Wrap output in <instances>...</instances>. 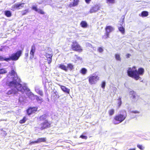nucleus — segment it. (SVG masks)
<instances>
[{"label": "nucleus", "instance_id": "nucleus-1", "mask_svg": "<svg viewBox=\"0 0 150 150\" xmlns=\"http://www.w3.org/2000/svg\"><path fill=\"white\" fill-rule=\"evenodd\" d=\"M144 69L142 68H139L138 70L137 69L132 70L131 68H129L127 71L128 76L129 77L134 78L137 80L139 78V75H143L144 73Z\"/></svg>", "mask_w": 150, "mask_h": 150}, {"label": "nucleus", "instance_id": "nucleus-2", "mask_svg": "<svg viewBox=\"0 0 150 150\" xmlns=\"http://www.w3.org/2000/svg\"><path fill=\"white\" fill-rule=\"evenodd\" d=\"M127 114L125 111L122 114H119L115 115L112 120V123L115 125H117L123 122L126 119Z\"/></svg>", "mask_w": 150, "mask_h": 150}, {"label": "nucleus", "instance_id": "nucleus-3", "mask_svg": "<svg viewBox=\"0 0 150 150\" xmlns=\"http://www.w3.org/2000/svg\"><path fill=\"white\" fill-rule=\"evenodd\" d=\"M8 85L10 87L14 86L17 89L18 91L23 92L25 91L24 87L21 84L18 82L16 80H14L13 81L9 82Z\"/></svg>", "mask_w": 150, "mask_h": 150}, {"label": "nucleus", "instance_id": "nucleus-4", "mask_svg": "<svg viewBox=\"0 0 150 150\" xmlns=\"http://www.w3.org/2000/svg\"><path fill=\"white\" fill-rule=\"evenodd\" d=\"M21 54L22 51L21 50H18L16 53L12 54L10 57L7 58L8 62L11 60L17 61L21 56Z\"/></svg>", "mask_w": 150, "mask_h": 150}, {"label": "nucleus", "instance_id": "nucleus-5", "mask_svg": "<svg viewBox=\"0 0 150 150\" xmlns=\"http://www.w3.org/2000/svg\"><path fill=\"white\" fill-rule=\"evenodd\" d=\"M71 48L72 50L80 52L83 51V49L79 44L76 41H73L72 42Z\"/></svg>", "mask_w": 150, "mask_h": 150}, {"label": "nucleus", "instance_id": "nucleus-6", "mask_svg": "<svg viewBox=\"0 0 150 150\" xmlns=\"http://www.w3.org/2000/svg\"><path fill=\"white\" fill-rule=\"evenodd\" d=\"M105 30L106 33H105V35H104L103 38L104 39H107L109 37V33L113 31L114 29L111 26H107L105 27Z\"/></svg>", "mask_w": 150, "mask_h": 150}, {"label": "nucleus", "instance_id": "nucleus-7", "mask_svg": "<svg viewBox=\"0 0 150 150\" xmlns=\"http://www.w3.org/2000/svg\"><path fill=\"white\" fill-rule=\"evenodd\" d=\"M51 124L47 120H45V121L40 124V129L42 130L49 128L51 127Z\"/></svg>", "mask_w": 150, "mask_h": 150}, {"label": "nucleus", "instance_id": "nucleus-8", "mask_svg": "<svg viewBox=\"0 0 150 150\" xmlns=\"http://www.w3.org/2000/svg\"><path fill=\"white\" fill-rule=\"evenodd\" d=\"M99 80V77L97 76H91L88 77V82L91 85L95 84Z\"/></svg>", "mask_w": 150, "mask_h": 150}, {"label": "nucleus", "instance_id": "nucleus-9", "mask_svg": "<svg viewBox=\"0 0 150 150\" xmlns=\"http://www.w3.org/2000/svg\"><path fill=\"white\" fill-rule=\"evenodd\" d=\"M38 109V108L37 107H30L26 110L27 114L30 116L33 113H35Z\"/></svg>", "mask_w": 150, "mask_h": 150}, {"label": "nucleus", "instance_id": "nucleus-10", "mask_svg": "<svg viewBox=\"0 0 150 150\" xmlns=\"http://www.w3.org/2000/svg\"><path fill=\"white\" fill-rule=\"evenodd\" d=\"M100 6L97 4H96L91 7V8L90 9L89 12L90 13H93L97 12L100 10Z\"/></svg>", "mask_w": 150, "mask_h": 150}, {"label": "nucleus", "instance_id": "nucleus-11", "mask_svg": "<svg viewBox=\"0 0 150 150\" xmlns=\"http://www.w3.org/2000/svg\"><path fill=\"white\" fill-rule=\"evenodd\" d=\"M24 3H20L19 4H16L13 6L12 8L14 9H19L24 7Z\"/></svg>", "mask_w": 150, "mask_h": 150}, {"label": "nucleus", "instance_id": "nucleus-12", "mask_svg": "<svg viewBox=\"0 0 150 150\" xmlns=\"http://www.w3.org/2000/svg\"><path fill=\"white\" fill-rule=\"evenodd\" d=\"M35 51V47L34 45L31 46L30 52V59H32L34 58V53Z\"/></svg>", "mask_w": 150, "mask_h": 150}, {"label": "nucleus", "instance_id": "nucleus-13", "mask_svg": "<svg viewBox=\"0 0 150 150\" xmlns=\"http://www.w3.org/2000/svg\"><path fill=\"white\" fill-rule=\"evenodd\" d=\"M26 94L28 96L29 98L31 100H33L34 99V97L35 96L34 95L31 91H30L29 89L27 90V92L26 93Z\"/></svg>", "mask_w": 150, "mask_h": 150}, {"label": "nucleus", "instance_id": "nucleus-14", "mask_svg": "<svg viewBox=\"0 0 150 150\" xmlns=\"http://www.w3.org/2000/svg\"><path fill=\"white\" fill-rule=\"evenodd\" d=\"M32 9L39 13L40 14L43 15L45 14V12L42 9H38L36 6H32Z\"/></svg>", "mask_w": 150, "mask_h": 150}, {"label": "nucleus", "instance_id": "nucleus-15", "mask_svg": "<svg viewBox=\"0 0 150 150\" xmlns=\"http://www.w3.org/2000/svg\"><path fill=\"white\" fill-rule=\"evenodd\" d=\"M52 54H49L46 53L45 54V57L47 58V60L48 61V64H50L52 62Z\"/></svg>", "mask_w": 150, "mask_h": 150}, {"label": "nucleus", "instance_id": "nucleus-16", "mask_svg": "<svg viewBox=\"0 0 150 150\" xmlns=\"http://www.w3.org/2000/svg\"><path fill=\"white\" fill-rule=\"evenodd\" d=\"M80 0H73V2L70 3L69 4L70 7L77 6L79 4Z\"/></svg>", "mask_w": 150, "mask_h": 150}, {"label": "nucleus", "instance_id": "nucleus-17", "mask_svg": "<svg viewBox=\"0 0 150 150\" xmlns=\"http://www.w3.org/2000/svg\"><path fill=\"white\" fill-rule=\"evenodd\" d=\"M59 97V96L58 94V92L56 91L54 92L51 95V98L54 100L57 99Z\"/></svg>", "mask_w": 150, "mask_h": 150}, {"label": "nucleus", "instance_id": "nucleus-18", "mask_svg": "<svg viewBox=\"0 0 150 150\" xmlns=\"http://www.w3.org/2000/svg\"><path fill=\"white\" fill-rule=\"evenodd\" d=\"M59 86H60V88L62 91L66 93L69 94L70 91V90L69 89L67 88L64 86L59 85Z\"/></svg>", "mask_w": 150, "mask_h": 150}, {"label": "nucleus", "instance_id": "nucleus-19", "mask_svg": "<svg viewBox=\"0 0 150 150\" xmlns=\"http://www.w3.org/2000/svg\"><path fill=\"white\" fill-rule=\"evenodd\" d=\"M17 93V91H16V90L14 89H11L7 91V92L6 93V94L7 95L11 94L15 95Z\"/></svg>", "mask_w": 150, "mask_h": 150}, {"label": "nucleus", "instance_id": "nucleus-20", "mask_svg": "<svg viewBox=\"0 0 150 150\" xmlns=\"http://www.w3.org/2000/svg\"><path fill=\"white\" fill-rule=\"evenodd\" d=\"M46 138H38L36 140V141L38 143H39L40 142H46Z\"/></svg>", "mask_w": 150, "mask_h": 150}, {"label": "nucleus", "instance_id": "nucleus-21", "mask_svg": "<svg viewBox=\"0 0 150 150\" xmlns=\"http://www.w3.org/2000/svg\"><path fill=\"white\" fill-rule=\"evenodd\" d=\"M139 15L142 17H147L149 15V13L146 11H143Z\"/></svg>", "mask_w": 150, "mask_h": 150}, {"label": "nucleus", "instance_id": "nucleus-22", "mask_svg": "<svg viewBox=\"0 0 150 150\" xmlns=\"http://www.w3.org/2000/svg\"><path fill=\"white\" fill-rule=\"evenodd\" d=\"M59 68L64 70L65 71H67V67L63 64H59Z\"/></svg>", "mask_w": 150, "mask_h": 150}, {"label": "nucleus", "instance_id": "nucleus-23", "mask_svg": "<svg viewBox=\"0 0 150 150\" xmlns=\"http://www.w3.org/2000/svg\"><path fill=\"white\" fill-rule=\"evenodd\" d=\"M47 115L45 114H44L42 115H41L39 117V120L40 121L46 120Z\"/></svg>", "mask_w": 150, "mask_h": 150}, {"label": "nucleus", "instance_id": "nucleus-24", "mask_svg": "<svg viewBox=\"0 0 150 150\" xmlns=\"http://www.w3.org/2000/svg\"><path fill=\"white\" fill-rule=\"evenodd\" d=\"M80 25L83 28H86L87 26V23L85 21H82L80 23Z\"/></svg>", "mask_w": 150, "mask_h": 150}, {"label": "nucleus", "instance_id": "nucleus-25", "mask_svg": "<svg viewBox=\"0 0 150 150\" xmlns=\"http://www.w3.org/2000/svg\"><path fill=\"white\" fill-rule=\"evenodd\" d=\"M4 14L7 17H10L12 16L11 13L9 11H5Z\"/></svg>", "mask_w": 150, "mask_h": 150}, {"label": "nucleus", "instance_id": "nucleus-26", "mask_svg": "<svg viewBox=\"0 0 150 150\" xmlns=\"http://www.w3.org/2000/svg\"><path fill=\"white\" fill-rule=\"evenodd\" d=\"M118 29L120 32H121L122 34H125V28L122 26H121L118 28Z\"/></svg>", "mask_w": 150, "mask_h": 150}, {"label": "nucleus", "instance_id": "nucleus-27", "mask_svg": "<svg viewBox=\"0 0 150 150\" xmlns=\"http://www.w3.org/2000/svg\"><path fill=\"white\" fill-rule=\"evenodd\" d=\"M9 74H10L11 76H13L14 77L17 76V74H16V73L13 69H12L10 72H9Z\"/></svg>", "mask_w": 150, "mask_h": 150}, {"label": "nucleus", "instance_id": "nucleus-28", "mask_svg": "<svg viewBox=\"0 0 150 150\" xmlns=\"http://www.w3.org/2000/svg\"><path fill=\"white\" fill-rule=\"evenodd\" d=\"M87 69L86 68H82L80 70V73L83 75H85L87 73Z\"/></svg>", "mask_w": 150, "mask_h": 150}, {"label": "nucleus", "instance_id": "nucleus-29", "mask_svg": "<svg viewBox=\"0 0 150 150\" xmlns=\"http://www.w3.org/2000/svg\"><path fill=\"white\" fill-rule=\"evenodd\" d=\"M67 69H69L70 71H71L74 69V66L71 63H69L67 64Z\"/></svg>", "mask_w": 150, "mask_h": 150}, {"label": "nucleus", "instance_id": "nucleus-30", "mask_svg": "<svg viewBox=\"0 0 150 150\" xmlns=\"http://www.w3.org/2000/svg\"><path fill=\"white\" fill-rule=\"evenodd\" d=\"M115 111L113 109H111L108 111V114L109 116H111L114 115Z\"/></svg>", "mask_w": 150, "mask_h": 150}, {"label": "nucleus", "instance_id": "nucleus-31", "mask_svg": "<svg viewBox=\"0 0 150 150\" xmlns=\"http://www.w3.org/2000/svg\"><path fill=\"white\" fill-rule=\"evenodd\" d=\"M27 119L26 117L25 116L22 119L20 120L19 121V123L20 124L24 123L25 122V121L27 120Z\"/></svg>", "mask_w": 150, "mask_h": 150}, {"label": "nucleus", "instance_id": "nucleus-32", "mask_svg": "<svg viewBox=\"0 0 150 150\" xmlns=\"http://www.w3.org/2000/svg\"><path fill=\"white\" fill-rule=\"evenodd\" d=\"M115 57L117 60L120 61H121V58L119 54H115Z\"/></svg>", "mask_w": 150, "mask_h": 150}, {"label": "nucleus", "instance_id": "nucleus-33", "mask_svg": "<svg viewBox=\"0 0 150 150\" xmlns=\"http://www.w3.org/2000/svg\"><path fill=\"white\" fill-rule=\"evenodd\" d=\"M7 73V71L4 69L2 68L0 69V74H5Z\"/></svg>", "mask_w": 150, "mask_h": 150}, {"label": "nucleus", "instance_id": "nucleus-34", "mask_svg": "<svg viewBox=\"0 0 150 150\" xmlns=\"http://www.w3.org/2000/svg\"><path fill=\"white\" fill-rule=\"evenodd\" d=\"M21 13V15L22 16H24L25 15H26L29 12L28 9H25V10H23V11H22Z\"/></svg>", "mask_w": 150, "mask_h": 150}, {"label": "nucleus", "instance_id": "nucleus-35", "mask_svg": "<svg viewBox=\"0 0 150 150\" xmlns=\"http://www.w3.org/2000/svg\"><path fill=\"white\" fill-rule=\"evenodd\" d=\"M137 148H139V149H140L141 150H143L144 149V146L142 145L137 144Z\"/></svg>", "mask_w": 150, "mask_h": 150}, {"label": "nucleus", "instance_id": "nucleus-36", "mask_svg": "<svg viewBox=\"0 0 150 150\" xmlns=\"http://www.w3.org/2000/svg\"><path fill=\"white\" fill-rule=\"evenodd\" d=\"M6 58H5L1 56H0V61H6V62H8V60Z\"/></svg>", "mask_w": 150, "mask_h": 150}, {"label": "nucleus", "instance_id": "nucleus-37", "mask_svg": "<svg viewBox=\"0 0 150 150\" xmlns=\"http://www.w3.org/2000/svg\"><path fill=\"white\" fill-rule=\"evenodd\" d=\"M121 97H119V98H118V106H119V107H120L121 105Z\"/></svg>", "mask_w": 150, "mask_h": 150}, {"label": "nucleus", "instance_id": "nucleus-38", "mask_svg": "<svg viewBox=\"0 0 150 150\" xmlns=\"http://www.w3.org/2000/svg\"><path fill=\"white\" fill-rule=\"evenodd\" d=\"M97 51L100 53H102L103 51V49L102 47H100L97 49Z\"/></svg>", "mask_w": 150, "mask_h": 150}, {"label": "nucleus", "instance_id": "nucleus-39", "mask_svg": "<svg viewBox=\"0 0 150 150\" xmlns=\"http://www.w3.org/2000/svg\"><path fill=\"white\" fill-rule=\"evenodd\" d=\"M115 0H107V2L109 3L112 4H113L115 3Z\"/></svg>", "mask_w": 150, "mask_h": 150}, {"label": "nucleus", "instance_id": "nucleus-40", "mask_svg": "<svg viewBox=\"0 0 150 150\" xmlns=\"http://www.w3.org/2000/svg\"><path fill=\"white\" fill-rule=\"evenodd\" d=\"M105 82L104 81H103L102 82H101V87L102 88L104 89L105 87Z\"/></svg>", "mask_w": 150, "mask_h": 150}, {"label": "nucleus", "instance_id": "nucleus-41", "mask_svg": "<svg viewBox=\"0 0 150 150\" xmlns=\"http://www.w3.org/2000/svg\"><path fill=\"white\" fill-rule=\"evenodd\" d=\"M80 137L81 138L83 139H87V136H84L83 135H81L80 136Z\"/></svg>", "mask_w": 150, "mask_h": 150}, {"label": "nucleus", "instance_id": "nucleus-42", "mask_svg": "<svg viewBox=\"0 0 150 150\" xmlns=\"http://www.w3.org/2000/svg\"><path fill=\"white\" fill-rule=\"evenodd\" d=\"M35 97H36V99L38 101H42V99L40 98L39 97H38L37 96H35Z\"/></svg>", "mask_w": 150, "mask_h": 150}, {"label": "nucleus", "instance_id": "nucleus-43", "mask_svg": "<svg viewBox=\"0 0 150 150\" xmlns=\"http://www.w3.org/2000/svg\"><path fill=\"white\" fill-rule=\"evenodd\" d=\"M38 93L39 95H40V96H42L43 95V93L42 91L41 90H39L38 91Z\"/></svg>", "mask_w": 150, "mask_h": 150}, {"label": "nucleus", "instance_id": "nucleus-44", "mask_svg": "<svg viewBox=\"0 0 150 150\" xmlns=\"http://www.w3.org/2000/svg\"><path fill=\"white\" fill-rule=\"evenodd\" d=\"M35 143H38L37 142V141H36V140L35 141H33L32 142H30L29 143V144H32Z\"/></svg>", "mask_w": 150, "mask_h": 150}, {"label": "nucleus", "instance_id": "nucleus-45", "mask_svg": "<svg viewBox=\"0 0 150 150\" xmlns=\"http://www.w3.org/2000/svg\"><path fill=\"white\" fill-rule=\"evenodd\" d=\"M120 23V25L121 26L123 25L124 23V19L121 20L120 21H119Z\"/></svg>", "mask_w": 150, "mask_h": 150}, {"label": "nucleus", "instance_id": "nucleus-46", "mask_svg": "<svg viewBox=\"0 0 150 150\" xmlns=\"http://www.w3.org/2000/svg\"><path fill=\"white\" fill-rule=\"evenodd\" d=\"M131 56V55L129 54H126V57L127 58H129Z\"/></svg>", "mask_w": 150, "mask_h": 150}, {"label": "nucleus", "instance_id": "nucleus-47", "mask_svg": "<svg viewBox=\"0 0 150 150\" xmlns=\"http://www.w3.org/2000/svg\"><path fill=\"white\" fill-rule=\"evenodd\" d=\"M91 0H85V1L86 3L89 4L90 3V1H91Z\"/></svg>", "mask_w": 150, "mask_h": 150}, {"label": "nucleus", "instance_id": "nucleus-48", "mask_svg": "<svg viewBox=\"0 0 150 150\" xmlns=\"http://www.w3.org/2000/svg\"><path fill=\"white\" fill-rule=\"evenodd\" d=\"M25 56L26 58H27L28 57V52H27L25 54Z\"/></svg>", "mask_w": 150, "mask_h": 150}, {"label": "nucleus", "instance_id": "nucleus-49", "mask_svg": "<svg viewBox=\"0 0 150 150\" xmlns=\"http://www.w3.org/2000/svg\"><path fill=\"white\" fill-rule=\"evenodd\" d=\"M132 112L134 113H139V112L137 111H132Z\"/></svg>", "mask_w": 150, "mask_h": 150}, {"label": "nucleus", "instance_id": "nucleus-50", "mask_svg": "<svg viewBox=\"0 0 150 150\" xmlns=\"http://www.w3.org/2000/svg\"><path fill=\"white\" fill-rule=\"evenodd\" d=\"M136 96L135 95H133L132 96V99H134L136 98Z\"/></svg>", "mask_w": 150, "mask_h": 150}, {"label": "nucleus", "instance_id": "nucleus-51", "mask_svg": "<svg viewBox=\"0 0 150 150\" xmlns=\"http://www.w3.org/2000/svg\"><path fill=\"white\" fill-rule=\"evenodd\" d=\"M128 150H136V148H134L132 149H130Z\"/></svg>", "mask_w": 150, "mask_h": 150}, {"label": "nucleus", "instance_id": "nucleus-52", "mask_svg": "<svg viewBox=\"0 0 150 150\" xmlns=\"http://www.w3.org/2000/svg\"><path fill=\"white\" fill-rule=\"evenodd\" d=\"M133 68L135 69L136 68V67H133Z\"/></svg>", "mask_w": 150, "mask_h": 150}]
</instances>
